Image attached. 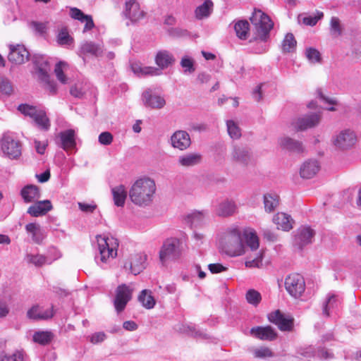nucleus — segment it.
<instances>
[{
    "label": "nucleus",
    "instance_id": "1",
    "mask_svg": "<svg viewBox=\"0 0 361 361\" xmlns=\"http://www.w3.org/2000/svg\"><path fill=\"white\" fill-rule=\"evenodd\" d=\"M156 190L155 181L149 177L142 176L131 185L128 192L129 198L135 205L146 207L152 204Z\"/></svg>",
    "mask_w": 361,
    "mask_h": 361
},
{
    "label": "nucleus",
    "instance_id": "2",
    "mask_svg": "<svg viewBox=\"0 0 361 361\" xmlns=\"http://www.w3.org/2000/svg\"><path fill=\"white\" fill-rule=\"evenodd\" d=\"M250 20L255 27L257 39L260 41L257 47L255 48L254 51L256 54L266 52L268 47L265 42L269 36V32L273 28L274 23L270 18L259 9L254 10Z\"/></svg>",
    "mask_w": 361,
    "mask_h": 361
},
{
    "label": "nucleus",
    "instance_id": "3",
    "mask_svg": "<svg viewBox=\"0 0 361 361\" xmlns=\"http://www.w3.org/2000/svg\"><path fill=\"white\" fill-rule=\"evenodd\" d=\"M241 231L237 227L229 228L225 231L219 239V249L229 257H238L245 253L242 243Z\"/></svg>",
    "mask_w": 361,
    "mask_h": 361
},
{
    "label": "nucleus",
    "instance_id": "4",
    "mask_svg": "<svg viewBox=\"0 0 361 361\" xmlns=\"http://www.w3.org/2000/svg\"><path fill=\"white\" fill-rule=\"evenodd\" d=\"M155 63L158 68L153 66H143L138 63L131 65L133 72L138 76H158L162 74V70L172 66L175 62V58L172 54L166 50L159 51L155 56Z\"/></svg>",
    "mask_w": 361,
    "mask_h": 361
},
{
    "label": "nucleus",
    "instance_id": "5",
    "mask_svg": "<svg viewBox=\"0 0 361 361\" xmlns=\"http://www.w3.org/2000/svg\"><path fill=\"white\" fill-rule=\"evenodd\" d=\"M98 254L95 255L96 263L101 268L105 269V264H109L117 256L118 242L116 238L106 235H98L96 236Z\"/></svg>",
    "mask_w": 361,
    "mask_h": 361
},
{
    "label": "nucleus",
    "instance_id": "6",
    "mask_svg": "<svg viewBox=\"0 0 361 361\" xmlns=\"http://www.w3.org/2000/svg\"><path fill=\"white\" fill-rule=\"evenodd\" d=\"M181 255L179 241L171 238L166 240L159 252V259L163 265L178 259Z\"/></svg>",
    "mask_w": 361,
    "mask_h": 361
},
{
    "label": "nucleus",
    "instance_id": "7",
    "mask_svg": "<svg viewBox=\"0 0 361 361\" xmlns=\"http://www.w3.org/2000/svg\"><path fill=\"white\" fill-rule=\"evenodd\" d=\"M357 135L350 129L341 130L332 137L334 146L340 150H348L355 146L357 142Z\"/></svg>",
    "mask_w": 361,
    "mask_h": 361
},
{
    "label": "nucleus",
    "instance_id": "8",
    "mask_svg": "<svg viewBox=\"0 0 361 361\" xmlns=\"http://www.w3.org/2000/svg\"><path fill=\"white\" fill-rule=\"evenodd\" d=\"M314 235V231L310 227L307 226L299 227L293 233V246L298 250H302L313 242Z\"/></svg>",
    "mask_w": 361,
    "mask_h": 361
},
{
    "label": "nucleus",
    "instance_id": "9",
    "mask_svg": "<svg viewBox=\"0 0 361 361\" xmlns=\"http://www.w3.org/2000/svg\"><path fill=\"white\" fill-rule=\"evenodd\" d=\"M305 281L303 276L298 272H291L285 280V286L287 291L293 297L301 295L305 290Z\"/></svg>",
    "mask_w": 361,
    "mask_h": 361
},
{
    "label": "nucleus",
    "instance_id": "10",
    "mask_svg": "<svg viewBox=\"0 0 361 361\" xmlns=\"http://www.w3.org/2000/svg\"><path fill=\"white\" fill-rule=\"evenodd\" d=\"M320 121V114L312 113L295 118L291 122V126L297 131H303L317 126Z\"/></svg>",
    "mask_w": 361,
    "mask_h": 361
},
{
    "label": "nucleus",
    "instance_id": "11",
    "mask_svg": "<svg viewBox=\"0 0 361 361\" xmlns=\"http://www.w3.org/2000/svg\"><path fill=\"white\" fill-rule=\"evenodd\" d=\"M1 149L10 159H17L21 154V145L20 142L10 135H4L1 141Z\"/></svg>",
    "mask_w": 361,
    "mask_h": 361
},
{
    "label": "nucleus",
    "instance_id": "12",
    "mask_svg": "<svg viewBox=\"0 0 361 361\" xmlns=\"http://www.w3.org/2000/svg\"><path fill=\"white\" fill-rule=\"evenodd\" d=\"M270 322L274 324L283 331H290L293 328V318L288 314L282 313L279 310H275L268 315Z\"/></svg>",
    "mask_w": 361,
    "mask_h": 361
},
{
    "label": "nucleus",
    "instance_id": "13",
    "mask_svg": "<svg viewBox=\"0 0 361 361\" xmlns=\"http://www.w3.org/2000/svg\"><path fill=\"white\" fill-rule=\"evenodd\" d=\"M132 289L126 284L117 287L114 300V307L117 312H121L125 309L127 303L132 298Z\"/></svg>",
    "mask_w": 361,
    "mask_h": 361
},
{
    "label": "nucleus",
    "instance_id": "14",
    "mask_svg": "<svg viewBox=\"0 0 361 361\" xmlns=\"http://www.w3.org/2000/svg\"><path fill=\"white\" fill-rule=\"evenodd\" d=\"M123 13L125 17L132 23H137L145 16V12L140 8V4L137 0L127 1Z\"/></svg>",
    "mask_w": 361,
    "mask_h": 361
},
{
    "label": "nucleus",
    "instance_id": "15",
    "mask_svg": "<svg viewBox=\"0 0 361 361\" xmlns=\"http://www.w3.org/2000/svg\"><path fill=\"white\" fill-rule=\"evenodd\" d=\"M57 145L66 152L75 149V132L73 129H68L60 132L57 135Z\"/></svg>",
    "mask_w": 361,
    "mask_h": 361
},
{
    "label": "nucleus",
    "instance_id": "16",
    "mask_svg": "<svg viewBox=\"0 0 361 361\" xmlns=\"http://www.w3.org/2000/svg\"><path fill=\"white\" fill-rule=\"evenodd\" d=\"M9 49L10 52L8 54V59L11 63L22 64L27 61L29 53L23 45H10Z\"/></svg>",
    "mask_w": 361,
    "mask_h": 361
},
{
    "label": "nucleus",
    "instance_id": "17",
    "mask_svg": "<svg viewBox=\"0 0 361 361\" xmlns=\"http://www.w3.org/2000/svg\"><path fill=\"white\" fill-rule=\"evenodd\" d=\"M142 99L145 106L152 109H161L166 104L164 98L154 94L151 89H147L142 93Z\"/></svg>",
    "mask_w": 361,
    "mask_h": 361
},
{
    "label": "nucleus",
    "instance_id": "18",
    "mask_svg": "<svg viewBox=\"0 0 361 361\" xmlns=\"http://www.w3.org/2000/svg\"><path fill=\"white\" fill-rule=\"evenodd\" d=\"M171 144L173 148L185 150L191 145L190 135L185 130H177L171 137Z\"/></svg>",
    "mask_w": 361,
    "mask_h": 361
},
{
    "label": "nucleus",
    "instance_id": "19",
    "mask_svg": "<svg viewBox=\"0 0 361 361\" xmlns=\"http://www.w3.org/2000/svg\"><path fill=\"white\" fill-rule=\"evenodd\" d=\"M207 214L206 210H194L185 216V221L190 228L200 227L206 224Z\"/></svg>",
    "mask_w": 361,
    "mask_h": 361
},
{
    "label": "nucleus",
    "instance_id": "20",
    "mask_svg": "<svg viewBox=\"0 0 361 361\" xmlns=\"http://www.w3.org/2000/svg\"><path fill=\"white\" fill-rule=\"evenodd\" d=\"M231 156L233 161L244 166L249 164L252 161L250 149L244 146H235Z\"/></svg>",
    "mask_w": 361,
    "mask_h": 361
},
{
    "label": "nucleus",
    "instance_id": "21",
    "mask_svg": "<svg viewBox=\"0 0 361 361\" xmlns=\"http://www.w3.org/2000/svg\"><path fill=\"white\" fill-rule=\"evenodd\" d=\"M250 333L252 336L262 341H273L277 336L276 331L270 326L252 327Z\"/></svg>",
    "mask_w": 361,
    "mask_h": 361
},
{
    "label": "nucleus",
    "instance_id": "22",
    "mask_svg": "<svg viewBox=\"0 0 361 361\" xmlns=\"http://www.w3.org/2000/svg\"><path fill=\"white\" fill-rule=\"evenodd\" d=\"M278 144L281 148L294 152L302 153L304 152L302 143L288 136H282L278 139Z\"/></svg>",
    "mask_w": 361,
    "mask_h": 361
},
{
    "label": "nucleus",
    "instance_id": "23",
    "mask_svg": "<svg viewBox=\"0 0 361 361\" xmlns=\"http://www.w3.org/2000/svg\"><path fill=\"white\" fill-rule=\"evenodd\" d=\"M320 170V165L316 159L305 161L300 168V175L302 178L310 179Z\"/></svg>",
    "mask_w": 361,
    "mask_h": 361
},
{
    "label": "nucleus",
    "instance_id": "24",
    "mask_svg": "<svg viewBox=\"0 0 361 361\" xmlns=\"http://www.w3.org/2000/svg\"><path fill=\"white\" fill-rule=\"evenodd\" d=\"M238 209L235 202L233 200H222L216 208V214L219 216L227 217L233 215Z\"/></svg>",
    "mask_w": 361,
    "mask_h": 361
},
{
    "label": "nucleus",
    "instance_id": "25",
    "mask_svg": "<svg viewBox=\"0 0 361 361\" xmlns=\"http://www.w3.org/2000/svg\"><path fill=\"white\" fill-rule=\"evenodd\" d=\"M147 256L142 254H137L132 256L123 265V269L130 271H142L147 268Z\"/></svg>",
    "mask_w": 361,
    "mask_h": 361
},
{
    "label": "nucleus",
    "instance_id": "26",
    "mask_svg": "<svg viewBox=\"0 0 361 361\" xmlns=\"http://www.w3.org/2000/svg\"><path fill=\"white\" fill-rule=\"evenodd\" d=\"M273 222L276 225L278 229L283 231H289L293 227L294 220L290 215L278 212L273 217Z\"/></svg>",
    "mask_w": 361,
    "mask_h": 361
},
{
    "label": "nucleus",
    "instance_id": "27",
    "mask_svg": "<svg viewBox=\"0 0 361 361\" xmlns=\"http://www.w3.org/2000/svg\"><path fill=\"white\" fill-rule=\"evenodd\" d=\"M27 316L30 319L45 320L54 316V311L52 307L44 310L39 305H35L27 311Z\"/></svg>",
    "mask_w": 361,
    "mask_h": 361
},
{
    "label": "nucleus",
    "instance_id": "28",
    "mask_svg": "<svg viewBox=\"0 0 361 361\" xmlns=\"http://www.w3.org/2000/svg\"><path fill=\"white\" fill-rule=\"evenodd\" d=\"M70 16L72 18L78 20L81 23H85L83 32L92 30L94 27L92 17L90 15L85 14L81 10L77 8H71L70 9Z\"/></svg>",
    "mask_w": 361,
    "mask_h": 361
},
{
    "label": "nucleus",
    "instance_id": "29",
    "mask_svg": "<svg viewBox=\"0 0 361 361\" xmlns=\"http://www.w3.org/2000/svg\"><path fill=\"white\" fill-rule=\"evenodd\" d=\"M51 209L52 205L49 200L37 201L28 208L27 213L37 217L46 214Z\"/></svg>",
    "mask_w": 361,
    "mask_h": 361
},
{
    "label": "nucleus",
    "instance_id": "30",
    "mask_svg": "<svg viewBox=\"0 0 361 361\" xmlns=\"http://www.w3.org/2000/svg\"><path fill=\"white\" fill-rule=\"evenodd\" d=\"M104 51L103 46L91 41H85L80 45V53L82 55H91L95 57L100 56Z\"/></svg>",
    "mask_w": 361,
    "mask_h": 361
},
{
    "label": "nucleus",
    "instance_id": "31",
    "mask_svg": "<svg viewBox=\"0 0 361 361\" xmlns=\"http://www.w3.org/2000/svg\"><path fill=\"white\" fill-rule=\"evenodd\" d=\"M202 159L200 153H187L178 157V164L183 167H192L200 164Z\"/></svg>",
    "mask_w": 361,
    "mask_h": 361
},
{
    "label": "nucleus",
    "instance_id": "32",
    "mask_svg": "<svg viewBox=\"0 0 361 361\" xmlns=\"http://www.w3.org/2000/svg\"><path fill=\"white\" fill-rule=\"evenodd\" d=\"M25 230L27 233L31 235L32 240L37 243L40 244L46 236V233L44 229L40 226L35 223H30L25 226Z\"/></svg>",
    "mask_w": 361,
    "mask_h": 361
},
{
    "label": "nucleus",
    "instance_id": "33",
    "mask_svg": "<svg viewBox=\"0 0 361 361\" xmlns=\"http://www.w3.org/2000/svg\"><path fill=\"white\" fill-rule=\"evenodd\" d=\"M339 302L336 295H329L322 304V314L330 317L338 308Z\"/></svg>",
    "mask_w": 361,
    "mask_h": 361
},
{
    "label": "nucleus",
    "instance_id": "34",
    "mask_svg": "<svg viewBox=\"0 0 361 361\" xmlns=\"http://www.w3.org/2000/svg\"><path fill=\"white\" fill-rule=\"evenodd\" d=\"M243 236L246 245L252 251H255L259 248V241L256 231L251 228H245L243 231Z\"/></svg>",
    "mask_w": 361,
    "mask_h": 361
},
{
    "label": "nucleus",
    "instance_id": "35",
    "mask_svg": "<svg viewBox=\"0 0 361 361\" xmlns=\"http://www.w3.org/2000/svg\"><path fill=\"white\" fill-rule=\"evenodd\" d=\"M21 195L25 202H32L40 197L39 189L34 185L25 186L21 190Z\"/></svg>",
    "mask_w": 361,
    "mask_h": 361
},
{
    "label": "nucleus",
    "instance_id": "36",
    "mask_svg": "<svg viewBox=\"0 0 361 361\" xmlns=\"http://www.w3.org/2000/svg\"><path fill=\"white\" fill-rule=\"evenodd\" d=\"M114 204L117 207H123L125 204L128 192L123 185H117L111 189Z\"/></svg>",
    "mask_w": 361,
    "mask_h": 361
},
{
    "label": "nucleus",
    "instance_id": "37",
    "mask_svg": "<svg viewBox=\"0 0 361 361\" xmlns=\"http://www.w3.org/2000/svg\"><path fill=\"white\" fill-rule=\"evenodd\" d=\"M214 4L211 0H204V3L197 6L195 11V18L202 20L208 18L213 11Z\"/></svg>",
    "mask_w": 361,
    "mask_h": 361
},
{
    "label": "nucleus",
    "instance_id": "38",
    "mask_svg": "<svg viewBox=\"0 0 361 361\" xmlns=\"http://www.w3.org/2000/svg\"><path fill=\"white\" fill-rule=\"evenodd\" d=\"M279 204V197L275 193H267L264 195V209L267 212H274Z\"/></svg>",
    "mask_w": 361,
    "mask_h": 361
},
{
    "label": "nucleus",
    "instance_id": "39",
    "mask_svg": "<svg viewBox=\"0 0 361 361\" xmlns=\"http://www.w3.org/2000/svg\"><path fill=\"white\" fill-rule=\"evenodd\" d=\"M176 330L180 333L194 337L204 336V334L200 330L196 329L195 326L192 324H178L176 326Z\"/></svg>",
    "mask_w": 361,
    "mask_h": 361
},
{
    "label": "nucleus",
    "instance_id": "40",
    "mask_svg": "<svg viewBox=\"0 0 361 361\" xmlns=\"http://www.w3.org/2000/svg\"><path fill=\"white\" fill-rule=\"evenodd\" d=\"M251 352L255 358L264 360H268L274 356L271 349L267 346L254 348L251 350Z\"/></svg>",
    "mask_w": 361,
    "mask_h": 361
},
{
    "label": "nucleus",
    "instance_id": "41",
    "mask_svg": "<svg viewBox=\"0 0 361 361\" xmlns=\"http://www.w3.org/2000/svg\"><path fill=\"white\" fill-rule=\"evenodd\" d=\"M138 300L144 307L148 310L152 309L156 304V301L152 295L151 291L146 289L141 291L138 296Z\"/></svg>",
    "mask_w": 361,
    "mask_h": 361
},
{
    "label": "nucleus",
    "instance_id": "42",
    "mask_svg": "<svg viewBox=\"0 0 361 361\" xmlns=\"http://www.w3.org/2000/svg\"><path fill=\"white\" fill-rule=\"evenodd\" d=\"M33 121L37 127L41 130L44 131L49 130L51 123L44 110L42 109L38 113L37 116H36V117L33 119Z\"/></svg>",
    "mask_w": 361,
    "mask_h": 361
},
{
    "label": "nucleus",
    "instance_id": "43",
    "mask_svg": "<svg viewBox=\"0 0 361 361\" xmlns=\"http://www.w3.org/2000/svg\"><path fill=\"white\" fill-rule=\"evenodd\" d=\"M249 23L247 20H239L235 24L234 29L236 35L240 39H246L249 33Z\"/></svg>",
    "mask_w": 361,
    "mask_h": 361
},
{
    "label": "nucleus",
    "instance_id": "44",
    "mask_svg": "<svg viewBox=\"0 0 361 361\" xmlns=\"http://www.w3.org/2000/svg\"><path fill=\"white\" fill-rule=\"evenodd\" d=\"M42 109L27 104H21L18 106V110L24 116H29L32 120L37 116Z\"/></svg>",
    "mask_w": 361,
    "mask_h": 361
},
{
    "label": "nucleus",
    "instance_id": "45",
    "mask_svg": "<svg viewBox=\"0 0 361 361\" xmlns=\"http://www.w3.org/2000/svg\"><path fill=\"white\" fill-rule=\"evenodd\" d=\"M296 44L297 42L295 39L292 33H288L282 42V51L284 53L292 52L295 49Z\"/></svg>",
    "mask_w": 361,
    "mask_h": 361
},
{
    "label": "nucleus",
    "instance_id": "46",
    "mask_svg": "<svg viewBox=\"0 0 361 361\" xmlns=\"http://www.w3.org/2000/svg\"><path fill=\"white\" fill-rule=\"evenodd\" d=\"M53 338V334L50 331H37L33 335V341L41 345L49 344Z\"/></svg>",
    "mask_w": 361,
    "mask_h": 361
},
{
    "label": "nucleus",
    "instance_id": "47",
    "mask_svg": "<svg viewBox=\"0 0 361 361\" xmlns=\"http://www.w3.org/2000/svg\"><path fill=\"white\" fill-rule=\"evenodd\" d=\"M323 16L324 14L322 12L317 11L316 14L314 16H302V15H299L298 21L302 22V23L306 25L314 26Z\"/></svg>",
    "mask_w": 361,
    "mask_h": 361
},
{
    "label": "nucleus",
    "instance_id": "48",
    "mask_svg": "<svg viewBox=\"0 0 361 361\" xmlns=\"http://www.w3.org/2000/svg\"><path fill=\"white\" fill-rule=\"evenodd\" d=\"M227 131L232 139H238L241 137V130L237 123L233 120L226 121Z\"/></svg>",
    "mask_w": 361,
    "mask_h": 361
},
{
    "label": "nucleus",
    "instance_id": "49",
    "mask_svg": "<svg viewBox=\"0 0 361 361\" xmlns=\"http://www.w3.org/2000/svg\"><path fill=\"white\" fill-rule=\"evenodd\" d=\"M68 64L66 62L60 61L56 64L54 72L57 79L63 84L68 82V78L63 74V71L66 70Z\"/></svg>",
    "mask_w": 361,
    "mask_h": 361
},
{
    "label": "nucleus",
    "instance_id": "50",
    "mask_svg": "<svg viewBox=\"0 0 361 361\" xmlns=\"http://www.w3.org/2000/svg\"><path fill=\"white\" fill-rule=\"evenodd\" d=\"M180 64L183 68L185 74L192 73L195 71L194 60L188 56H184L181 59Z\"/></svg>",
    "mask_w": 361,
    "mask_h": 361
},
{
    "label": "nucleus",
    "instance_id": "51",
    "mask_svg": "<svg viewBox=\"0 0 361 361\" xmlns=\"http://www.w3.org/2000/svg\"><path fill=\"white\" fill-rule=\"evenodd\" d=\"M28 262L35 264L36 267H41L45 264H50L51 261L42 255H27Z\"/></svg>",
    "mask_w": 361,
    "mask_h": 361
},
{
    "label": "nucleus",
    "instance_id": "52",
    "mask_svg": "<svg viewBox=\"0 0 361 361\" xmlns=\"http://www.w3.org/2000/svg\"><path fill=\"white\" fill-rule=\"evenodd\" d=\"M305 54L310 63H315L321 62V55L317 49L312 47L307 48Z\"/></svg>",
    "mask_w": 361,
    "mask_h": 361
},
{
    "label": "nucleus",
    "instance_id": "53",
    "mask_svg": "<svg viewBox=\"0 0 361 361\" xmlns=\"http://www.w3.org/2000/svg\"><path fill=\"white\" fill-rule=\"evenodd\" d=\"M57 42L61 45H71L73 42V39L68 34L66 28H63L59 32L57 36Z\"/></svg>",
    "mask_w": 361,
    "mask_h": 361
},
{
    "label": "nucleus",
    "instance_id": "54",
    "mask_svg": "<svg viewBox=\"0 0 361 361\" xmlns=\"http://www.w3.org/2000/svg\"><path fill=\"white\" fill-rule=\"evenodd\" d=\"M245 265L247 269H262V254L259 252L255 258L246 260Z\"/></svg>",
    "mask_w": 361,
    "mask_h": 361
},
{
    "label": "nucleus",
    "instance_id": "55",
    "mask_svg": "<svg viewBox=\"0 0 361 361\" xmlns=\"http://www.w3.org/2000/svg\"><path fill=\"white\" fill-rule=\"evenodd\" d=\"M245 296L247 302L254 306H257L262 299L260 293L253 289L249 290Z\"/></svg>",
    "mask_w": 361,
    "mask_h": 361
},
{
    "label": "nucleus",
    "instance_id": "56",
    "mask_svg": "<svg viewBox=\"0 0 361 361\" xmlns=\"http://www.w3.org/2000/svg\"><path fill=\"white\" fill-rule=\"evenodd\" d=\"M331 33L334 36H338L341 34L340 20L337 17H332L330 22Z\"/></svg>",
    "mask_w": 361,
    "mask_h": 361
},
{
    "label": "nucleus",
    "instance_id": "57",
    "mask_svg": "<svg viewBox=\"0 0 361 361\" xmlns=\"http://www.w3.org/2000/svg\"><path fill=\"white\" fill-rule=\"evenodd\" d=\"M42 75V80L46 82V88L51 94H55L56 92V86L54 82L50 81L49 75L46 72L40 70Z\"/></svg>",
    "mask_w": 361,
    "mask_h": 361
},
{
    "label": "nucleus",
    "instance_id": "58",
    "mask_svg": "<svg viewBox=\"0 0 361 361\" xmlns=\"http://www.w3.org/2000/svg\"><path fill=\"white\" fill-rule=\"evenodd\" d=\"M30 27L39 35H43L47 30V24L45 23L32 21L30 23Z\"/></svg>",
    "mask_w": 361,
    "mask_h": 361
},
{
    "label": "nucleus",
    "instance_id": "59",
    "mask_svg": "<svg viewBox=\"0 0 361 361\" xmlns=\"http://www.w3.org/2000/svg\"><path fill=\"white\" fill-rule=\"evenodd\" d=\"M0 92L5 94H11L13 92L11 82L7 79L0 80Z\"/></svg>",
    "mask_w": 361,
    "mask_h": 361
},
{
    "label": "nucleus",
    "instance_id": "60",
    "mask_svg": "<svg viewBox=\"0 0 361 361\" xmlns=\"http://www.w3.org/2000/svg\"><path fill=\"white\" fill-rule=\"evenodd\" d=\"M113 135L111 133L105 131L102 133L98 137L99 142L103 145H109L113 142Z\"/></svg>",
    "mask_w": 361,
    "mask_h": 361
},
{
    "label": "nucleus",
    "instance_id": "61",
    "mask_svg": "<svg viewBox=\"0 0 361 361\" xmlns=\"http://www.w3.org/2000/svg\"><path fill=\"white\" fill-rule=\"evenodd\" d=\"M86 92V89L81 85H75L71 88L70 92L71 95L77 98H82Z\"/></svg>",
    "mask_w": 361,
    "mask_h": 361
},
{
    "label": "nucleus",
    "instance_id": "62",
    "mask_svg": "<svg viewBox=\"0 0 361 361\" xmlns=\"http://www.w3.org/2000/svg\"><path fill=\"white\" fill-rule=\"evenodd\" d=\"M23 355L21 352L16 351L12 355L4 356V358H1V361H23Z\"/></svg>",
    "mask_w": 361,
    "mask_h": 361
},
{
    "label": "nucleus",
    "instance_id": "63",
    "mask_svg": "<svg viewBox=\"0 0 361 361\" xmlns=\"http://www.w3.org/2000/svg\"><path fill=\"white\" fill-rule=\"evenodd\" d=\"M78 204L80 209L85 213H92L97 208V205L94 204L78 202Z\"/></svg>",
    "mask_w": 361,
    "mask_h": 361
},
{
    "label": "nucleus",
    "instance_id": "64",
    "mask_svg": "<svg viewBox=\"0 0 361 361\" xmlns=\"http://www.w3.org/2000/svg\"><path fill=\"white\" fill-rule=\"evenodd\" d=\"M318 97L324 103H327L331 105H336L337 104V101L334 98H330L325 95L324 92L322 90H318L317 91Z\"/></svg>",
    "mask_w": 361,
    "mask_h": 361
}]
</instances>
